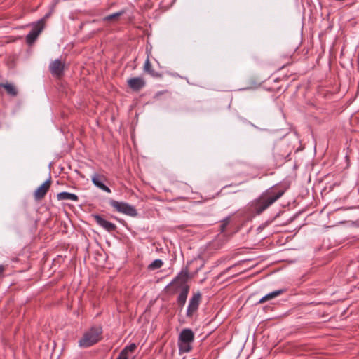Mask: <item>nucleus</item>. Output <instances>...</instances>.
I'll return each instance as SVG.
<instances>
[{"label": "nucleus", "instance_id": "obj_14", "mask_svg": "<svg viewBox=\"0 0 359 359\" xmlns=\"http://www.w3.org/2000/svg\"><path fill=\"white\" fill-rule=\"evenodd\" d=\"M57 198L59 201L69 200L72 201H78L79 200V197L76 194L66 191L58 193Z\"/></svg>", "mask_w": 359, "mask_h": 359}, {"label": "nucleus", "instance_id": "obj_1", "mask_svg": "<svg viewBox=\"0 0 359 359\" xmlns=\"http://www.w3.org/2000/svg\"><path fill=\"white\" fill-rule=\"evenodd\" d=\"M284 190L278 189L273 187L264 191L257 199L250 203L252 212L259 215L266 210L283 194Z\"/></svg>", "mask_w": 359, "mask_h": 359}, {"label": "nucleus", "instance_id": "obj_3", "mask_svg": "<svg viewBox=\"0 0 359 359\" xmlns=\"http://www.w3.org/2000/svg\"><path fill=\"white\" fill-rule=\"evenodd\" d=\"M102 330L101 327H92L86 331L79 341V345L87 348L97 343L101 339Z\"/></svg>", "mask_w": 359, "mask_h": 359}, {"label": "nucleus", "instance_id": "obj_8", "mask_svg": "<svg viewBox=\"0 0 359 359\" xmlns=\"http://www.w3.org/2000/svg\"><path fill=\"white\" fill-rule=\"evenodd\" d=\"M91 180L93 184L101 190L107 193L111 192V189L104 184L106 181V177L104 175L95 173L92 176Z\"/></svg>", "mask_w": 359, "mask_h": 359}, {"label": "nucleus", "instance_id": "obj_7", "mask_svg": "<svg viewBox=\"0 0 359 359\" xmlns=\"http://www.w3.org/2000/svg\"><path fill=\"white\" fill-rule=\"evenodd\" d=\"M128 86L133 91L138 92L146 86V81L142 76L133 77L127 80Z\"/></svg>", "mask_w": 359, "mask_h": 359}, {"label": "nucleus", "instance_id": "obj_12", "mask_svg": "<svg viewBox=\"0 0 359 359\" xmlns=\"http://www.w3.org/2000/svg\"><path fill=\"white\" fill-rule=\"evenodd\" d=\"M194 340V334L191 329L186 328L183 329L180 332L178 338V341L182 342L192 343Z\"/></svg>", "mask_w": 359, "mask_h": 359}, {"label": "nucleus", "instance_id": "obj_9", "mask_svg": "<svg viewBox=\"0 0 359 359\" xmlns=\"http://www.w3.org/2000/svg\"><path fill=\"white\" fill-rule=\"evenodd\" d=\"M50 184L51 180L49 179L46 180L40 187L36 189L34 196L36 201H40L44 198L50 187Z\"/></svg>", "mask_w": 359, "mask_h": 359}, {"label": "nucleus", "instance_id": "obj_2", "mask_svg": "<svg viewBox=\"0 0 359 359\" xmlns=\"http://www.w3.org/2000/svg\"><path fill=\"white\" fill-rule=\"evenodd\" d=\"M188 277L189 271L187 269H185L182 270L170 283V285L175 288V291L180 290L177 297V304L180 308L184 306L189 291V286L187 284Z\"/></svg>", "mask_w": 359, "mask_h": 359}, {"label": "nucleus", "instance_id": "obj_15", "mask_svg": "<svg viewBox=\"0 0 359 359\" xmlns=\"http://www.w3.org/2000/svg\"><path fill=\"white\" fill-rule=\"evenodd\" d=\"M144 71L149 74H150L152 77L158 78L161 76V74L152 69L151 64L149 57L147 58L144 65Z\"/></svg>", "mask_w": 359, "mask_h": 359}, {"label": "nucleus", "instance_id": "obj_11", "mask_svg": "<svg viewBox=\"0 0 359 359\" xmlns=\"http://www.w3.org/2000/svg\"><path fill=\"white\" fill-rule=\"evenodd\" d=\"M95 221L102 226L103 229L107 230L109 232H111L116 230V226L114 224L104 219L100 215H94Z\"/></svg>", "mask_w": 359, "mask_h": 359}, {"label": "nucleus", "instance_id": "obj_19", "mask_svg": "<svg viewBox=\"0 0 359 359\" xmlns=\"http://www.w3.org/2000/svg\"><path fill=\"white\" fill-rule=\"evenodd\" d=\"M163 264V262L161 259H157L153 261L149 266L148 269L149 270H155L160 269Z\"/></svg>", "mask_w": 359, "mask_h": 359}, {"label": "nucleus", "instance_id": "obj_13", "mask_svg": "<svg viewBox=\"0 0 359 359\" xmlns=\"http://www.w3.org/2000/svg\"><path fill=\"white\" fill-rule=\"evenodd\" d=\"M136 344L133 343L130 345L126 346L119 353L118 356L116 359H128V353H133L135 350L136 349Z\"/></svg>", "mask_w": 359, "mask_h": 359}, {"label": "nucleus", "instance_id": "obj_5", "mask_svg": "<svg viewBox=\"0 0 359 359\" xmlns=\"http://www.w3.org/2000/svg\"><path fill=\"white\" fill-rule=\"evenodd\" d=\"M44 26L45 22L43 19H41L32 25V30L26 36V41L28 44H32L36 41L39 35L43 29Z\"/></svg>", "mask_w": 359, "mask_h": 359}, {"label": "nucleus", "instance_id": "obj_20", "mask_svg": "<svg viewBox=\"0 0 359 359\" xmlns=\"http://www.w3.org/2000/svg\"><path fill=\"white\" fill-rule=\"evenodd\" d=\"M123 11L117 12L111 15H109L104 18V21H111L117 20L121 15H123Z\"/></svg>", "mask_w": 359, "mask_h": 359}, {"label": "nucleus", "instance_id": "obj_4", "mask_svg": "<svg viewBox=\"0 0 359 359\" xmlns=\"http://www.w3.org/2000/svg\"><path fill=\"white\" fill-rule=\"evenodd\" d=\"M109 203L110 205L118 212L130 217H135L137 215L136 209L133 205L127 203L120 202L113 199L109 200Z\"/></svg>", "mask_w": 359, "mask_h": 359}, {"label": "nucleus", "instance_id": "obj_10", "mask_svg": "<svg viewBox=\"0 0 359 359\" xmlns=\"http://www.w3.org/2000/svg\"><path fill=\"white\" fill-rule=\"evenodd\" d=\"M65 64L59 59L51 62L49 65V69L55 76H60L63 74Z\"/></svg>", "mask_w": 359, "mask_h": 359}, {"label": "nucleus", "instance_id": "obj_6", "mask_svg": "<svg viewBox=\"0 0 359 359\" xmlns=\"http://www.w3.org/2000/svg\"><path fill=\"white\" fill-rule=\"evenodd\" d=\"M201 294L198 292L194 294L190 299L187 310V317H192L194 313H196V311L198 310L201 301Z\"/></svg>", "mask_w": 359, "mask_h": 359}, {"label": "nucleus", "instance_id": "obj_17", "mask_svg": "<svg viewBox=\"0 0 359 359\" xmlns=\"http://www.w3.org/2000/svg\"><path fill=\"white\" fill-rule=\"evenodd\" d=\"M177 345L179 347V353L180 355L183 354V353H189L192 350L191 343L182 342L181 341H178Z\"/></svg>", "mask_w": 359, "mask_h": 359}, {"label": "nucleus", "instance_id": "obj_16", "mask_svg": "<svg viewBox=\"0 0 359 359\" xmlns=\"http://www.w3.org/2000/svg\"><path fill=\"white\" fill-rule=\"evenodd\" d=\"M284 292V290H278L273 291L265 296H264L262 298H261L259 301V304L264 303L265 302L269 301L272 299H274L279 295L282 294Z\"/></svg>", "mask_w": 359, "mask_h": 359}, {"label": "nucleus", "instance_id": "obj_21", "mask_svg": "<svg viewBox=\"0 0 359 359\" xmlns=\"http://www.w3.org/2000/svg\"><path fill=\"white\" fill-rule=\"evenodd\" d=\"M230 222V218L226 217L222 221V224L221 225V231L223 232L225 230L226 226L229 224Z\"/></svg>", "mask_w": 359, "mask_h": 359}, {"label": "nucleus", "instance_id": "obj_23", "mask_svg": "<svg viewBox=\"0 0 359 359\" xmlns=\"http://www.w3.org/2000/svg\"><path fill=\"white\" fill-rule=\"evenodd\" d=\"M162 93H163L162 92H158V93H157V95H161V94H162Z\"/></svg>", "mask_w": 359, "mask_h": 359}, {"label": "nucleus", "instance_id": "obj_22", "mask_svg": "<svg viewBox=\"0 0 359 359\" xmlns=\"http://www.w3.org/2000/svg\"><path fill=\"white\" fill-rule=\"evenodd\" d=\"M4 271H5L4 266L0 264V278L3 277Z\"/></svg>", "mask_w": 359, "mask_h": 359}, {"label": "nucleus", "instance_id": "obj_18", "mask_svg": "<svg viewBox=\"0 0 359 359\" xmlns=\"http://www.w3.org/2000/svg\"><path fill=\"white\" fill-rule=\"evenodd\" d=\"M0 87L5 88L7 93L13 97L18 95V90L12 83H0Z\"/></svg>", "mask_w": 359, "mask_h": 359}]
</instances>
